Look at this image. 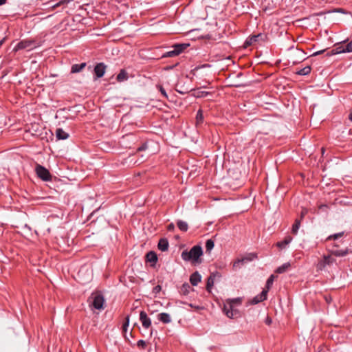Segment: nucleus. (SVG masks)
I'll list each match as a JSON object with an SVG mask.
<instances>
[{"label":"nucleus","mask_w":352,"mask_h":352,"mask_svg":"<svg viewBox=\"0 0 352 352\" xmlns=\"http://www.w3.org/2000/svg\"><path fill=\"white\" fill-rule=\"evenodd\" d=\"M300 226V219H296L292 229V232L294 234H296Z\"/></svg>","instance_id":"obj_28"},{"label":"nucleus","mask_w":352,"mask_h":352,"mask_svg":"<svg viewBox=\"0 0 352 352\" xmlns=\"http://www.w3.org/2000/svg\"><path fill=\"white\" fill-rule=\"evenodd\" d=\"M137 345L140 347L144 348L146 346V342L145 341L140 340L138 342Z\"/></svg>","instance_id":"obj_36"},{"label":"nucleus","mask_w":352,"mask_h":352,"mask_svg":"<svg viewBox=\"0 0 352 352\" xmlns=\"http://www.w3.org/2000/svg\"><path fill=\"white\" fill-rule=\"evenodd\" d=\"M86 66L85 63H82L80 64H74L72 66L71 72L72 73H78L82 71Z\"/></svg>","instance_id":"obj_19"},{"label":"nucleus","mask_w":352,"mask_h":352,"mask_svg":"<svg viewBox=\"0 0 352 352\" xmlns=\"http://www.w3.org/2000/svg\"><path fill=\"white\" fill-rule=\"evenodd\" d=\"M334 247H338L337 244L333 245Z\"/></svg>","instance_id":"obj_50"},{"label":"nucleus","mask_w":352,"mask_h":352,"mask_svg":"<svg viewBox=\"0 0 352 352\" xmlns=\"http://www.w3.org/2000/svg\"><path fill=\"white\" fill-rule=\"evenodd\" d=\"M157 87L159 89V90L161 92L162 95L164 98H167L168 96H167V94H166L165 89H164V87L162 85H157Z\"/></svg>","instance_id":"obj_34"},{"label":"nucleus","mask_w":352,"mask_h":352,"mask_svg":"<svg viewBox=\"0 0 352 352\" xmlns=\"http://www.w3.org/2000/svg\"><path fill=\"white\" fill-rule=\"evenodd\" d=\"M36 47L35 41L34 40H22L14 47L13 51L17 52L21 50H31Z\"/></svg>","instance_id":"obj_5"},{"label":"nucleus","mask_w":352,"mask_h":352,"mask_svg":"<svg viewBox=\"0 0 352 352\" xmlns=\"http://www.w3.org/2000/svg\"><path fill=\"white\" fill-rule=\"evenodd\" d=\"M168 246H169V243L166 239L163 238L159 241L157 247L160 250H161L162 252H165V251L168 250Z\"/></svg>","instance_id":"obj_15"},{"label":"nucleus","mask_w":352,"mask_h":352,"mask_svg":"<svg viewBox=\"0 0 352 352\" xmlns=\"http://www.w3.org/2000/svg\"><path fill=\"white\" fill-rule=\"evenodd\" d=\"M161 289L162 288L160 285H157L153 288V292L156 294L159 293L161 291Z\"/></svg>","instance_id":"obj_38"},{"label":"nucleus","mask_w":352,"mask_h":352,"mask_svg":"<svg viewBox=\"0 0 352 352\" xmlns=\"http://www.w3.org/2000/svg\"><path fill=\"white\" fill-rule=\"evenodd\" d=\"M189 46V44H176L173 46V50L166 52L163 57H174L181 54L185 49Z\"/></svg>","instance_id":"obj_7"},{"label":"nucleus","mask_w":352,"mask_h":352,"mask_svg":"<svg viewBox=\"0 0 352 352\" xmlns=\"http://www.w3.org/2000/svg\"><path fill=\"white\" fill-rule=\"evenodd\" d=\"M326 206L325 205H321L320 208Z\"/></svg>","instance_id":"obj_49"},{"label":"nucleus","mask_w":352,"mask_h":352,"mask_svg":"<svg viewBox=\"0 0 352 352\" xmlns=\"http://www.w3.org/2000/svg\"><path fill=\"white\" fill-rule=\"evenodd\" d=\"M158 320L164 324H168L171 322L170 316L167 313H160L157 315Z\"/></svg>","instance_id":"obj_16"},{"label":"nucleus","mask_w":352,"mask_h":352,"mask_svg":"<svg viewBox=\"0 0 352 352\" xmlns=\"http://www.w3.org/2000/svg\"><path fill=\"white\" fill-rule=\"evenodd\" d=\"M56 136L58 140H66L69 138V134L63 129L58 128L56 130Z\"/></svg>","instance_id":"obj_17"},{"label":"nucleus","mask_w":352,"mask_h":352,"mask_svg":"<svg viewBox=\"0 0 352 352\" xmlns=\"http://www.w3.org/2000/svg\"><path fill=\"white\" fill-rule=\"evenodd\" d=\"M177 226L178 228L182 232H186L188 229V223L182 220H179L177 222Z\"/></svg>","instance_id":"obj_23"},{"label":"nucleus","mask_w":352,"mask_h":352,"mask_svg":"<svg viewBox=\"0 0 352 352\" xmlns=\"http://www.w3.org/2000/svg\"><path fill=\"white\" fill-rule=\"evenodd\" d=\"M146 260L150 262L155 264L157 261V256L155 252L151 251L146 254Z\"/></svg>","instance_id":"obj_20"},{"label":"nucleus","mask_w":352,"mask_h":352,"mask_svg":"<svg viewBox=\"0 0 352 352\" xmlns=\"http://www.w3.org/2000/svg\"><path fill=\"white\" fill-rule=\"evenodd\" d=\"M336 262V259L331 255L324 256L323 258L318 263V268L320 270L325 268L327 265H331Z\"/></svg>","instance_id":"obj_8"},{"label":"nucleus","mask_w":352,"mask_h":352,"mask_svg":"<svg viewBox=\"0 0 352 352\" xmlns=\"http://www.w3.org/2000/svg\"><path fill=\"white\" fill-rule=\"evenodd\" d=\"M35 171L37 176L43 181H50L52 175L50 171L44 166L37 164L35 168Z\"/></svg>","instance_id":"obj_6"},{"label":"nucleus","mask_w":352,"mask_h":352,"mask_svg":"<svg viewBox=\"0 0 352 352\" xmlns=\"http://www.w3.org/2000/svg\"><path fill=\"white\" fill-rule=\"evenodd\" d=\"M106 66L104 63H100L97 64L94 68V72L97 78H101L105 73Z\"/></svg>","instance_id":"obj_13"},{"label":"nucleus","mask_w":352,"mask_h":352,"mask_svg":"<svg viewBox=\"0 0 352 352\" xmlns=\"http://www.w3.org/2000/svg\"><path fill=\"white\" fill-rule=\"evenodd\" d=\"M264 35L262 34H258L249 37L245 42V47L250 46L259 41V39H263Z\"/></svg>","instance_id":"obj_11"},{"label":"nucleus","mask_w":352,"mask_h":352,"mask_svg":"<svg viewBox=\"0 0 352 352\" xmlns=\"http://www.w3.org/2000/svg\"><path fill=\"white\" fill-rule=\"evenodd\" d=\"M241 300L240 298L228 299L223 307V312L230 318L236 317L238 315L237 309H234L235 305H239Z\"/></svg>","instance_id":"obj_2"},{"label":"nucleus","mask_w":352,"mask_h":352,"mask_svg":"<svg viewBox=\"0 0 352 352\" xmlns=\"http://www.w3.org/2000/svg\"><path fill=\"white\" fill-rule=\"evenodd\" d=\"M204 122V116H203V111L202 110L199 109L196 116V125H200Z\"/></svg>","instance_id":"obj_27"},{"label":"nucleus","mask_w":352,"mask_h":352,"mask_svg":"<svg viewBox=\"0 0 352 352\" xmlns=\"http://www.w3.org/2000/svg\"><path fill=\"white\" fill-rule=\"evenodd\" d=\"M257 258V254H255V253H250L248 255H247L246 256L243 257V258L241 259H239L237 260L236 261H235L234 263V267H236L239 265L240 263H247V262H249V261H253L254 259L256 258Z\"/></svg>","instance_id":"obj_10"},{"label":"nucleus","mask_w":352,"mask_h":352,"mask_svg":"<svg viewBox=\"0 0 352 352\" xmlns=\"http://www.w3.org/2000/svg\"><path fill=\"white\" fill-rule=\"evenodd\" d=\"M168 230L169 231H173L174 229H175V226L173 223H170L168 226V228H167Z\"/></svg>","instance_id":"obj_39"},{"label":"nucleus","mask_w":352,"mask_h":352,"mask_svg":"<svg viewBox=\"0 0 352 352\" xmlns=\"http://www.w3.org/2000/svg\"><path fill=\"white\" fill-rule=\"evenodd\" d=\"M346 52H352V40L346 45H339L336 48L333 49L331 52H328L327 56H330L332 55Z\"/></svg>","instance_id":"obj_4"},{"label":"nucleus","mask_w":352,"mask_h":352,"mask_svg":"<svg viewBox=\"0 0 352 352\" xmlns=\"http://www.w3.org/2000/svg\"><path fill=\"white\" fill-rule=\"evenodd\" d=\"M116 79L118 82H122L128 79V74L124 69H122L118 74Z\"/></svg>","instance_id":"obj_21"},{"label":"nucleus","mask_w":352,"mask_h":352,"mask_svg":"<svg viewBox=\"0 0 352 352\" xmlns=\"http://www.w3.org/2000/svg\"><path fill=\"white\" fill-rule=\"evenodd\" d=\"M349 120H351L352 122V108L350 110V113L349 114Z\"/></svg>","instance_id":"obj_44"},{"label":"nucleus","mask_w":352,"mask_h":352,"mask_svg":"<svg viewBox=\"0 0 352 352\" xmlns=\"http://www.w3.org/2000/svg\"><path fill=\"white\" fill-rule=\"evenodd\" d=\"M5 38H3L1 41H0V47L2 45V44L3 43L4 41H5Z\"/></svg>","instance_id":"obj_47"},{"label":"nucleus","mask_w":352,"mask_h":352,"mask_svg":"<svg viewBox=\"0 0 352 352\" xmlns=\"http://www.w3.org/2000/svg\"><path fill=\"white\" fill-rule=\"evenodd\" d=\"M214 243L212 239H208L206 242V252H210L214 248Z\"/></svg>","instance_id":"obj_29"},{"label":"nucleus","mask_w":352,"mask_h":352,"mask_svg":"<svg viewBox=\"0 0 352 352\" xmlns=\"http://www.w3.org/2000/svg\"><path fill=\"white\" fill-rule=\"evenodd\" d=\"M201 276L198 272H195L191 274L190 277V282L193 286H196L201 282Z\"/></svg>","instance_id":"obj_14"},{"label":"nucleus","mask_w":352,"mask_h":352,"mask_svg":"<svg viewBox=\"0 0 352 352\" xmlns=\"http://www.w3.org/2000/svg\"><path fill=\"white\" fill-rule=\"evenodd\" d=\"M203 255V250L201 245L193 246L190 250H185L182 252V258L187 262H191L192 264L201 263V256Z\"/></svg>","instance_id":"obj_1"},{"label":"nucleus","mask_w":352,"mask_h":352,"mask_svg":"<svg viewBox=\"0 0 352 352\" xmlns=\"http://www.w3.org/2000/svg\"><path fill=\"white\" fill-rule=\"evenodd\" d=\"M325 51V50H320V51H318V52H314L312 56H318L319 54H322Z\"/></svg>","instance_id":"obj_41"},{"label":"nucleus","mask_w":352,"mask_h":352,"mask_svg":"<svg viewBox=\"0 0 352 352\" xmlns=\"http://www.w3.org/2000/svg\"><path fill=\"white\" fill-rule=\"evenodd\" d=\"M292 241V237L290 236H287L283 241H280L277 243V246L280 248H284L287 245H288Z\"/></svg>","instance_id":"obj_22"},{"label":"nucleus","mask_w":352,"mask_h":352,"mask_svg":"<svg viewBox=\"0 0 352 352\" xmlns=\"http://www.w3.org/2000/svg\"><path fill=\"white\" fill-rule=\"evenodd\" d=\"M351 252H352V251L348 248H346L345 250H331V254L336 256H344Z\"/></svg>","instance_id":"obj_18"},{"label":"nucleus","mask_w":352,"mask_h":352,"mask_svg":"<svg viewBox=\"0 0 352 352\" xmlns=\"http://www.w3.org/2000/svg\"><path fill=\"white\" fill-rule=\"evenodd\" d=\"M324 149L322 148V153H324Z\"/></svg>","instance_id":"obj_48"},{"label":"nucleus","mask_w":352,"mask_h":352,"mask_svg":"<svg viewBox=\"0 0 352 352\" xmlns=\"http://www.w3.org/2000/svg\"><path fill=\"white\" fill-rule=\"evenodd\" d=\"M311 72V67L309 66L305 67L304 68L298 70L296 74L302 76L307 75Z\"/></svg>","instance_id":"obj_30"},{"label":"nucleus","mask_w":352,"mask_h":352,"mask_svg":"<svg viewBox=\"0 0 352 352\" xmlns=\"http://www.w3.org/2000/svg\"><path fill=\"white\" fill-rule=\"evenodd\" d=\"M214 276L213 274H211L207 280V284H206V289L208 292H210L211 289L214 285Z\"/></svg>","instance_id":"obj_24"},{"label":"nucleus","mask_w":352,"mask_h":352,"mask_svg":"<svg viewBox=\"0 0 352 352\" xmlns=\"http://www.w3.org/2000/svg\"><path fill=\"white\" fill-rule=\"evenodd\" d=\"M129 324V316H127L125 318V322L122 325V330L124 333L127 331V329Z\"/></svg>","instance_id":"obj_33"},{"label":"nucleus","mask_w":352,"mask_h":352,"mask_svg":"<svg viewBox=\"0 0 352 352\" xmlns=\"http://www.w3.org/2000/svg\"><path fill=\"white\" fill-rule=\"evenodd\" d=\"M85 269L82 268L79 270L78 276L80 279H81V276L84 274Z\"/></svg>","instance_id":"obj_40"},{"label":"nucleus","mask_w":352,"mask_h":352,"mask_svg":"<svg viewBox=\"0 0 352 352\" xmlns=\"http://www.w3.org/2000/svg\"><path fill=\"white\" fill-rule=\"evenodd\" d=\"M274 275H271L270 276V278L267 279V283H266V289H265V290H269V289L271 287V286L273 284V282H274Z\"/></svg>","instance_id":"obj_32"},{"label":"nucleus","mask_w":352,"mask_h":352,"mask_svg":"<svg viewBox=\"0 0 352 352\" xmlns=\"http://www.w3.org/2000/svg\"><path fill=\"white\" fill-rule=\"evenodd\" d=\"M189 306L192 307V308H195L196 309H201V307H200L199 306H195L193 305L192 304H189Z\"/></svg>","instance_id":"obj_43"},{"label":"nucleus","mask_w":352,"mask_h":352,"mask_svg":"<svg viewBox=\"0 0 352 352\" xmlns=\"http://www.w3.org/2000/svg\"><path fill=\"white\" fill-rule=\"evenodd\" d=\"M89 305L98 310L104 309V299L103 296L99 293H93L89 298Z\"/></svg>","instance_id":"obj_3"},{"label":"nucleus","mask_w":352,"mask_h":352,"mask_svg":"<svg viewBox=\"0 0 352 352\" xmlns=\"http://www.w3.org/2000/svg\"><path fill=\"white\" fill-rule=\"evenodd\" d=\"M90 278H91V274H89V277H88V278H87V279H85V280L81 279L80 280H81L82 283H84V282H87V281H88V280L90 279Z\"/></svg>","instance_id":"obj_45"},{"label":"nucleus","mask_w":352,"mask_h":352,"mask_svg":"<svg viewBox=\"0 0 352 352\" xmlns=\"http://www.w3.org/2000/svg\"><path fill=\"white\" fill-rule=\"evenodd\" d=\"M265 323L270 325L272 323V319L270 317H267L265 319Z\"/></svg>","instance_id":"obj_42"},{"label":"nucleus","mask_w":352,"mask_h":352,"mask_svg":"<svg viewBox=\"0 0 352 352\" xmlns=\"http://www.w3.org/2000/svg\"><path fill=\"white\" fill-rule=\"evenodd\" d=\"M140 320L144 328L148 329L151 326V320L148 317L146 313L141 311L140 313Z\"/></svg>","instance_id":"obj_9"},{"label":"nucleus","mask_w":352,"mask_h":352,"mask_svg":"<svg viewBox=\"0 0 352 352\" xmlns=\"http://www.w3.org/2000/svg\"><path fill=\"white\" fill-rule=\"evenodd\" d=\"M343 234H344V232H339V233H336V234L330 235L327 238V241H329V240H332V239L336 240V239L342 237L343 236Z\"/></svg>","instance_id":"obj_31"},{"label":"nucleus","mask_w":352,"mask_h":352,"mask_svg":"<svg viewBox=\"0 0 352 352\" xmlns=\"http://www.w3.org/2000/svg\"><path fill=\"white\" fill-rule=\"evenodd\" d=\"M308 211L306 208H302L300 212V220L304 218V217L307 214Z\"/></svg>","instance_id":"obj_37"},{"label":"nucleus","mask_w":352,"mask_h":352,"mask_svg":"<svg viewBox=\"0 0 352 352\" xmlns=\"http://www.w3.org/2000/svg\"><path fill=\"white\" fill-rule=\"evenodd\" d=\"M267 290L263 289L260 294L256 296L251 300V304L256 305L258 302H263L267 298Z\"/></svg>","instance_id":"obj_12"},{"label":"nucleus","mask_w":352,"mask_h":352,"mask_svg":"<svg viewBox=\"0 0 352 352\" xmlns=\"http://www.w3.org/2000/svg\"><path fill=\"white\" fill-rule=\"evenodd\" d=\"M6 3V0H0V6H2Z\"/></svg>","instance_id":"obj_46"},{"label":"nucleus","mask_w":352,"mask_h":352,"mask_svg":"<svg viewBox=\"0 0 352 352\" xmlns=\"http://www.w3.org/2000/svg\"><path fill=\"white\" fill-rule=\"evenodd\" d=\"M290 265H291L289 263H285L283 264L281 266L278 267L276 270V272L278 274L284 273L289 268Z\"/></svg>","instance_id":"obj_26"},{"label":"nucleus","mask_w":352,"mask_h":352,"mask_svg":"<svg viewBox=\"0 0 352 352\" xmlns=\"http://www.w3.org/2000/svg\"><path fill=\"white\" fill-rule=\"evenodd\" d=\"M147 148H148L147 144L146 143H144L141 146H140L137 149V151L140 152V151H145L146 149H147Z\"/></svg>","instance_id":"obj_35"},{"label":"nucleus","mask_w":352,"mask_h":352,"mask_svg":"<svg viewBox=\"0 0 352 352\" xmlns=\"http://www.w3.org/2000/svg\"><path fill=\"white\" fill-rule=\"evenodd\" d=\"M191 290L190 285L187 283H184L180 289V292L184 295H188Z\"/></svg>","instance_id":"obj_25"}]
</instances>
